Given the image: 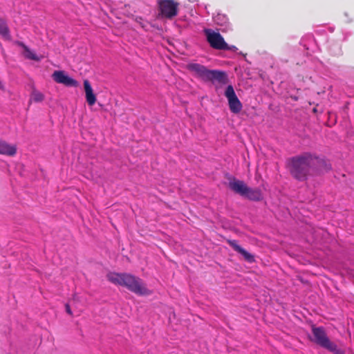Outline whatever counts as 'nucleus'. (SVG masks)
I'll list each match as a JSON object with an SVG mask.
<instances>
[{"instance_id":"nucleus-1","label":"nucleus","mask_w":354,"mask_h":354,"mask_svg":"<svg viewBox=\"0 0 354 354\" xmlns=\"http://www.w3.org/2000/svg\"><path fill=\"white\" fill-rule=\"evenodd\" d=\"M324 165H326L324 160L310 153H304L291 158L288 160V167L295 178L299 180H304L309 174L310 169L321 170Z\"/></svg>"},{"instance_id":"nucleus-2","label":"nucleus","mask_w":354,"mask_h":354,"mask_svg":"<svg viewBox=\"0 0 354 354\" xmlns=\"http://www.w3.org/2000/svg\"><path fill=\"white\" fill-rule=\"evenodd\" d=\"M111 283L126 287L136 295H150L152 291L148 289L143 281L134 275L127 273L111 272L107 274Z\"/></svg>"},{"instance_id":"nucleus-3","label":"nucleus","mask_w":354,"mask_h":354,"mask_svg":"<svg viewBox=\"0 0 354 354\" xmlns=\"http://www.w3.org/2000/svg\"><path fill=\"white\" fill-rule=\"evenodd\" d=\"M312 333L313 335L309 337V339L313 342L334 353L335 354H344L342 350L338 348L337 346L330 340L323 327H316L313 326Z\"/></svg>"},{"instance_id":"nucleus-4","label":"nucleus","mask_w":354,"mask_h":354,"mask_svg":"<svg viewBox=\"0 0 354 354\" xmlns=\"http://www.w3.org/2000/svg\"><path fill=\"white\" fill-rule=\"evenodd\" d=\"M158 6L162 17L172 19L178 15L179 3L174 0H159Z\"/></svg>"},{"instance_id":"nucleus-5","label":"nucleus","mask_w":354,"mask_h":354,"mask_svg":"<svg viewBox=\"0 0 354 354\" xmlns=\"http://www.w3.org/2000/svg\"><path fill=\"white\" fill-rule=\"evenodd\" d=\"M204 32L208 43L213 48L223 50L226 46V42L219 32H215L212 29H205Z\"/></svg>"},{"instance_id":"nucleus-6","label":"nucleus","mask_w":354,"mask_h":354,"mask_svg":"<svg viewBox=\"0 0 354 354\" xmlns=\"http://www.w3.org/2000/svg\"><path fill=\"white\" fill-rule=\"evenodd\" d=\"M225 95L228 100L229 107L233 113H239L242 109V104L237 97L232 85L227 86Z\"/></svg>"},{"instance_id":"nucleus-7","label":"nucleus","mask_w":354,"mask_h":354,"mask_svg":"<svg viewBox=\"0 0 354 354\" xmlns=\"http://www.w3.org/2000/svg\"><path fill=\"white\" fill-rule=\"evenodd\" d=\"M53 80L58 84L66 86L77 87L79 83L73 77L68 76L64 71H55L52 74Z\"/></svg>"},{"instance_id":"nucleus-8","label":"nucleus","mask_w":354,"mask_h":354,"mask_svg":"<svg viewBox=\"0 0 354 354\" xmlns=\"http://www.w3.org/2000/svg\"><path fill=\"white\" fill-rule=\"evenodd\" d=\"M227 80V75L225 72L217 70H209L205 81H212L213 82H217L220 84H225Z\"/></svg>"},{"instance_id":"nucleus-9","label":"nucleus","mask_w":354,"mask_h":354,"mask_svg":"<svg viewBox=\"0 0 354 354\" xmlns=\"http://www.w3.org/2000/svg\"><path fill=\"white\" fill-rule=\"evenodd\" d=\"M229 187L236 194L244 196L249 187L243 181L234 178L229 182Z\"/></svg>"},{"instance_id":"nucleus-10","label":"nucleus","mask_w":354,"mask_h":354,"mask_svg":"<svg viewBox=\"0 0 354 354\" xmlns=\"http://www.w3.org/2000/svg\"><path fill=\"white\" fill-rule=\"evenodd\" d=\"M187 68L189 71L194 73L197 77L205 81L206 76L209 71V69L205 66L196 63H191L187 65Z\"/></svg>"},{"instance_id":"nucleus-11","label":"nucleus","mask_w":354,"mask_h":354,"mask_svg":"<svg viewBox=\"0 0 354 354\" xmlns=\"http://www.w3.org/2000/svg\"><path fill=\"white\" fill-rule=\"evenodd\" d=\"M227 243L235 251L241 254L247 261L252 263L255 261L254 256L241 247L236 241L227 240Z\"/></svg>"},{"instance_id":"nucleus-12","label":"nucleus","mask_w":354,"mask_h":354,"mask_svg":"<svg viewBox=\"0 0 354 354\" xmlns=\"http://www.w3.org/2000/svg\"><path fill=\"white\" fill-rule=\"evenodd\" d=\"M17 150L15 145L9 144L3 140H0V154L14 156L17 153Z\"/></svg>"},{"instance_id":"nucleus-13","label":"nucleus","mask_w":354,"mask_h":354,"mask_svg":"<svg viewBox=\"0 0 354 354\" xmlns=\"http://www.w3.org/2000/svg\"><path fill=\"white\" fill-rule=\"evenodd\" d=\"M86 100L89 106H93L96 102V96L93 93L92 86L88 80L84 81Z\"/></svg>"},{"instance_id":"nucleus-14","label":"nucleus","mask_w":354,"mask_h":354,"mask_svg":"<svg viewBox=\"0 0 354 354\" xmlns=\"http://www.w3.org/2000/svg\"><path fill=\"white\" fill-rule=\"evenodd\" d=\"M17 44L24 49L23 55L26 59L39 62L43 58L41 55H37L34 50H31L23 42L17 41Z\"/></svg>"},{"instance_id":"nucleus-15","label":"nucleus","mask_w":354,"mask_h":354,"mask_svg":"<svg viewBox=\"0 0 354 354\" xmlns=\"http://www.w3.org/2000/svg\"><path fill=\"white\" fill-rule=\"evenodd\" d=\"M243 197L250 201H260L263 199V194L261 189L259 188L252 189L248 187Z\"/></svg>"},{"instance_id":"nucleus-16","label":"nucleus","mask_w":354,"mask_h":354,"mask_svg":"<svg viewBox=\"0 0 354 354\" xmlns=\"http://www.w3.org/2000/svg\"><path fill=\"white\" fill-rule=\"evenodd\" d=\"M44 98L45 96L41 92L39 91L36 88H33L30 93V102H41L44 100Z\"/></svg>"},{"instance_id":"nucleus-17","label":"nucleus","mask_w":354,"mask_h":354,"mask_svg":"<svg viewBox=\"0 0 354 354\" xmlns=\"http://www.w3.org/2000/svg\"><path fill=\"white\" fill-rule=\"evenodd\" d=\"M0 35L6 39L10 38V30L6 22L1 18H0Z\"/></svg>"},{"instance_id":"nucleus-18","label":"nucleus","mask_w":354,"mask_h":354,"mask_svg":"<svg viewBox=\"0 0 354 354\" xmlns=\"http://www.w3.org/2000/svg\"><path fill=\"white\" fill-rule=\"evenodd\" d=\"M215 24L218 26H225L227 24V17L225 15L218 13L213 17Z\"/></svg>"},{"instance_id":"nucleus-19","label":"nucleus","mask_w":354,"mask_h":354,"mask_svg":"<svg viewBox=\"0 0 354 354\" xmlns=\"http://www.w3.org/2000/svg\"><path fill=\"white\" fill-rule=\"evenodd\" d=\"M223 50H232L235 52L238 50V48L235 46H230L226 43V46L223 48Z\"/></svg>"},{"instance_id":"nucleus-20","label":"nucleus","mask_w":354,"mask_h":354,"mask_svg":"<svg viewBox=\"0 0 354 354\" xmlns=\"http://www.w3.org/2000/svg\"><path fill=\"white\" fill-rule=\"evenodd\" d=\"M65 307H66V311L68 314H69L70 315H73V313H72V310L71 309V307L69 306V304H66L65 305Z\"/></svg>"}]
</instances>
